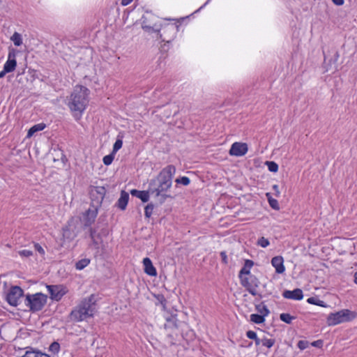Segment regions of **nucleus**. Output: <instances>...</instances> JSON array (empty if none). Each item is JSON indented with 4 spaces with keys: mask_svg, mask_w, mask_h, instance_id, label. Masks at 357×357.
Wrapping results in <instances>:
<instances>
[{
    "mask_svg": "<svg viewBox=\"0 0 357 357\" xmlns=\"http://www.w3.org/2000/svg\"><path fill=\"white\" fill-rule=\"evenodd\" d=\"M89 91L83 86H76L68 100V106L76 120H79L89 103Z\"/></svg>",
    "mask_w": 357,
    "mask_h": 357,
    "instance_id": "obj_1",
    "label": "nucleus"
},
{
    "mask_svg": "<svg viewBox=\"0 0 357 357\" xmlns=\"http://www.w3.org/2000/svg\"><path fill=\"white\" fill-rule=\"evenodd\" d=\"M175 173L176 168L172 165L163 168L158 175L156 180H151L149 183L151 194L158 196L162 192H167L172 187Z\"/></svg>",
    "mask_w": 357,
    "mask_h": 357,
    "instance_id": "obj_2",
    "label": "nucleus"
},
{
    "mask_svg": "<svg viewBox=\"0 0 357 357\" xmlns=\"http://www.w3.org/2000/svg\"><path fill=\"white\" fill-rule=\"evenodd\" d=\"M47 296L42 293L26 294L24 298V305L28 310L32 313L40 311L46 305Z\"/></svg>",
    "mask_w": 357,
    "mask_h": 357,
    "instance_id": "obj_3",
    "label": "nucleus"
},
{
    "mask_svg": "<svg viewBox=\"0 0 357 357\" xmlns=\"http://www.w3.org/2000/svg\"><path fill=\"white\" fill-rule=\"evenodd\" d=\"M356 317V313L345 309L328 314L326 320L328 326H335L343 322L351 321Z\"/></svg>",
    "mask_w": 357,
    "mask_h": 357,
    "instance_id": "obj_4",
    "label": "nucleus"
},
{
    "mask_svg": "<svg viewBox=\"0 0 357 357\" xmlns=\"http://www.w3.org/2000/svg\"><path fill=\"white\" fill-rule=\"evenodd\" d=\"M241 283L252 296L257 295V288L260 282L255 275L250 274L248 277H241Z\"/></svg>",
    "mask_w": 357,
    "mask_h": 357,
    "instance_id": "obj_5",
    "label": "nucleus"
},
{
    "mask_svg": "<svg viewBox=\"0 0 357 357\" xmlns=\"http://www.w3.org/2000/svg\"><path fill=\"white\" fill-rule=\"evenodd\" d=\"M23 294L24 291L20 287H12L7 294V301L13 306H17L18 301L23 296Z\"/></svg>",
    "mask_w": 357,
    "mask_h": 357,
    "instance_id": "obj_6",
    "label": "nucleus"
},
{
    "mask_svg": "<svg viewBox=\"0 0 357 357\" xmlns=\"http://www.w3.org/2000/svg\"><path fill=\"white\" fill-rule=\"evenodd\" d=\"M46 287L50 294V298L54 301H60L67 293L66 287L63 285H47Z\"/></svg>",
    "mask_w": 357,
    "mask_h": 357,
    "instance_id": "obj_7",
    "label": "nucleus"
},
{
    "mask_svg": "<svg viewBox=\"0 0 357 357\" xmlns=\"http://www.w3.org/2000/svg\"><path fill=\"white\" fill-rule=\"evenodd\" d=\"M98 206H96L95 204H91V207L86 211L84 214V227H90L94 222L98 215Z\"/></svg>",
    "mask_w": 357,
    "mask_h": 357,
    "instance_id": "obj_8",
    "label": "nucleus"
},
{
    "mask_svg": "<svg viewBox=\"0 0 357 357\" xmlns=\"http://www.w3.org/2000/svg\"><path fill=\"white\" fill-rule=\"evenodd\" d=\"M106 193V189L102 186L95 187L91 192V204L94 203L96 206H100Z\"/></svg>",
    "mask_w": 357,
    "mask_h": 357,
    "instance_id": "obj_9",
    "label": "nucleus"
},
{
    "mask_svg": "<svg viewBox=\"0 0 357 357\" xmlns=\"http://www.w3.org/2000/svg\"><path fill=\"white\" fill-rule=\"evenodd\" d=\"M70 319L75 321H82L87 317H91L87 311L84 309V307H82L79 305L75 309L72 310L70 314Z\"/></svg>",
    "mask_w": 357,
    "mask_h": 357,
    "instance_id": "obj_10",
    "label": "nucleus"
},
{
    "mask_svg": "<svg viewBox=\"0 0 357 357\" xmlns=\"http://www.w3.org/2000/svg\"><path fill=\"white\" fill-rule=\"evenodd\" d=\"M70 319L75 321H82L87 317H91L87 311L84 309V307H82L79 305L75 309L72 310L70 314Z\"/></svg>",
    "mask_w": 357,
    "mask_h": 357,
    "instance_id": "obj_11",
    "label": "nucleus"
},
{
    "mask_svg": "<svg viewBox=\"0 0 357 357\" xmlns=\"http://www.w3.org/2000/svg\"><path fill=\"white\" fill-rule=\"evenodd\" d=\"M70 319L75 321H82L87 317H91L87 311L84 309V307H82L79 305L75 309L72 310L70 314Z\"/></svg>",
    "mask_w": 357,
    "mask_h": 357,
    "instance_id": "obj_12",
    "label": "nucleus"
},
{
    "mask_svg": "<svg viewBox=\"0 0 357 357\" xmlns=\"http://www.w3.org/2000/svg\"><path fill=\"white\" fill-rule=\"evenodd\" d=\"M248 145L245 143L234 142L229 150V154L235 156H243L248 152Z\"/></svg>",
    "mask_w": 357,
    "mask_h": 357,
    "instance_id": "obj_13",
    "label": "nucleus"
},
{
    "mask_svg": "<svg viewBox=\"0 0 357 357\" xmlns=\"http://www.w3.org/2000/svg\"><path fill=\"white\" fill-rule=\"evenodd\" d=\"M82 307H84V309L89 314V316L93 317V313L96 310V303L94 295H91L88 298H86L82 301L79 304Z\"/></svg>",
    "mask_w": 357,
    "mask_h": 357,
    "instance_id": "obj_14",
    "label": "nucleus"
},
{
    "mask_svg": "<svg viewBox=\"0 0 357 357\" xmlns=\"http://www.w3.org/2000/svg\"><path fill=\"white\" fill-rule=\"evenodd\" d=\"M16 66L15 52L13 49L8 52V60L3 66V68L5 69V72L11 73L15 70Z\"/></svg>",
    "mask_w": 357,
    "mask_h": 357,
    "instance_id": "obj_15",
    "label": "nucleus"
},
{
    "mask_svg": "<svg viewBox=\"0 0 357 357\" xmlns=\"http://www.w3.org/2000/svg\"><path fill=\"white\" fill-rule=\"evenodd\" d=\"M282 296L285 298L297 301H300L303 298V291L298 288L293 291L284 290L282 293Z\"/></svg>",
    "mask_w": 357,
    "mask_h": 357,
    "instance_id": "obj_16",
    "label": "nucleus"
},
{
    "mask_svg": "<svg viewBox=\"0 0 357 357\" xmlns=\"http://www.w3.org/2000/svg\"><path fill=\"white\" fill-rule=\"evenodd\" d=\"M283 263L284 259L281 256L274 257L271 259V264L275 268V271L278 273H282L285 271V268Z\"/></svg>",
    "mask_w": 357,
    "mask_h": 357,
    "instance_id": "obj_17",
    "label": "nucleus"
},
{
    "mask_svg": "<svg viewBox=\"0 0 357 357\" xmlns=\"http://www.w3.org/2000/svg\"><path fill=\"white\" fill-rule=\"evenodd\" d=\"M143 265L144 266V272L150 276H156L157 271L153 266L151 260L149 257H145L143 259Z\"/></svg>",
    "mask_w": 357,
    "mask_h": 357,
    "instance_id": "obj_18",
    "label": "nucleus"
},
{
    "mask_svg": "<svg viewBox=\"0 0 357 357\" xmlns=\"http://www.w3.org/2000/svg\"><path fill=\"white\" fill-rule=\"evenodd\" d=\"M151 193L150 186L149 187L148 190H132L130 191V194L132 196H135L142 200V202H147L149 199V194Z\"/></svg>",
    "mask_w": 357,
    "mask_h": 357,
    "instance_id": "obj_19",
    "label": "nucleus"
},
{
    "mask_svg": "<svg viewBox=\"0 0 357 357\" xmlns=\"http://www.w3.org/2000/svg\"><path fill=\"white\" fill-rule=\"evenodd\" d=\"M129 199V194L124 190L121 192L120 198L118 199L116 206L121 210H125Z\"/></svg>",
    "mask_w": 357,
    "mask_h": 357,
    "instance_id": "obj_20",
    "label": "nucleus"
},
{
    "mask_svg": "<svg viewBox=\"0 0 357 357\" xmlns=\"http://www.w3.org/2000/svg\"><path fill=\"white\" fill-rule=\"evenodd\" d=\"M254 262L252 260L246 259L244 263L243 267L239 272V278L245 277L244 275H248L250 274V268L253 266Z\"/></svg>",
    "mask_w": 357,
    "mask_h": 357,
    "instance_id": "obj_21",
    "label": "nucleus"
},
{
    "mask_svg": "<svg viewBox=\"0 0 357 357\" xmlns=\"http://www.w3.org/2000/svg\"><path fill=\"white\" fill-rule=\"evenodd\" d=\"M22 357H50L48 354L39 350H27Z\"/></svg>",
    "mask_w": 357,
    "mask_h": 357,
    "instance_id": "obj_22",
    "label": "nucleus"
},
{
    "mask_svg": "<svg viewBox=\"0 0 357 357\" xmlns=\"http://www.w3.org/2000/svg\"><path fill=\"white\" fill-rule=\"evenodd\" d=\"M45 128V123H38L32 126L28 131L27 137H31L35 132L43 130Z\"/></svg>",
    "mask_w": 357,
    "mask_h": 357,
    "instance_id": "obj_23",
    "label": "nucleus"
},
{
    "mask_svg": "<svg viewBox=\"0 0 357 357\" xmlns=\"http://www.w3.org/2000/svg\"><path fill=\"white\" fill-rule=\"evenodd\" d=\"M266 316L258 314H252L250 315V321L255 324H261L264 322Z\"/></svg>",
    "mask_w": 357,
    "mask_h": 357,
    "instance_id": "obj_24",
    "label": "nucleus"
},
{
    "mask_svg": "<svg viewBox=\"0 0 357 357\" xmlns=\"http://www.w3.org/2000/svg\"><path fill=\"white\" fill-rule=\"evenodd\" d=\"M89 263H90V259H86V258L82 259L81 260H79L75 264V268L77 270H82L85 267H86L89 264Z\"/></svg>",
    "mask_w": 357,
    "mask_h": 357,
    "instance_id": "obj_25",
    "label": "nucleus"
},
{
    "mask_svg": "<svg viewBox=\"0 0 357 357\" xmlns=\"http://www.w3.org/2000/svg\"><path fill=\"white\" fill-rule=\"evenodd\" d=\"M266 196L268 198V203L271 207L275 210H278L280 208L279 204L277 199L271 197L270 193H266Z\"/></svg>",
    "mask_w": 357,
    "mask_h": 357,
    "instance_id": "obj_26",
    "label": "nucleus"
},
{
    "mask_svg": "<svg viewBox=\"0 0 357 357\" xmlns=\"http://www.w3.org/2000/svg\"><path fill=\"white\" fill-rule=\"evenodd\" d=\"M256 310L258 312L264 316H267L270 312L266 305H265L264 303L256 305Z\"/></svg>",
    "mask_w": 357,
    "mask_h": 357,
    "instance_id": "obj_27",
    "label": "nucleus"
},
{
    "mask_svg": "<svg viewBox=\"0 0 357 357\" xmlns=\"http://www.w3.org/2000/svg\"><path fill=\"white\" fill-rule=\"evenodd\" d=\"M307 302L310 304L326 307L325 303L323 301L319 300L317 297H310L307 298Z\"/></svg>",
    "mask_w": 357,
    "mask_h": 357,
    "instance_id": "obj_28",
    "label": "nucleus"
},
{
    "mask_svg": "<svg viewBox=\"0 0 357 357\" xmlns=\"http://www.w3.org/2000/svg\"><path fill=\"white\" fill-rule=\"evenodd\" d=\"M280 319L281 321L290 324L295 317L288 313H282L280 315Z\"/></svg>",
    "mask_w": 357,
    "mask_h": 357,
    "instance_id": "obj_29",
    "label": "nucleus"
},
{
    "mask_svg": "<svg viewBox=\"0 0 357 357\" xmlns=\"http://www.w3.org/2000/svg\"><path fill=\"white\" fill-rule=\"evenodd\" d=\"M11 40L15 46H20L22 43L21 35L17 32H15L12 36Z\"/></svg>",
    "mask_w": 357,
    "mask_h": 357,
    "instance_id": "obj_30",
    "label": "nucleus"
},
{
    "mask_svg": "<svg viewBox=\"0 0 357 357\" xmlns=\"http://www.w3.org/2000/svg\"><path fill=\"white\" fill-rule=\"evenodd\" d=\"M49 351L54 354H58L60 351V344L57 342H53L49 347Z\"/></svg>",
    "mask_w": 357,
    "mask_h": 357,
    "instance_id": "obj_31",
    "label": "nucleus"
},
{
    "mask_svg": "<svg viewBox=\"0 0 357 357\" xmlns=\"http://www.w3.org/2000/svg\"><path fill=\"white\" fill-rule=\"evenodd\" d=\"M154 205L151 203L148 204L144 208V214L146 218H150L153 213Z\"/></svg>",
    "mask_w": 357,
    "mask_h": 357,
    "instance_id": "obj_32",
    "label": "nucleus"
},
{
    "mask_svg": "<svg viewBox=\"0 0 357 357\" xmlns=\"http://www.w3.org/2000/svg\"><path fill=\"white\" fill-rule=\"evenodd\" d=\"M266 165L268 166V170L271 172H276L278 170V165L276 162L273 161H267Z\"/></svg>",
    "mask_w": 357,
    "mask_h": 357,
    "instance_id": "obj_33",
    "label": "nucleus"
},
{
    "mask_svg": "<svg viewBox=\"0 0 357 357\" xmlns=\"http://www.w3.org/2000/svg\"><path fill=\"white\" fill-rule=\"evenodd\" d=\"M176 183L178 184H182L183 185H188L190 184V180L187 176H182L176 179Z\"/></svg>",
    "mask_w": 357,
    "mask_h": 357,
    "instance_id": "obj_34",
    "label": "nucleus"
},
{
    "mask_svg": "<svg viewBox=\"0 0 357 357\" xmlns=\"http://www.w3.org/2000/svg\"><path fill=\"white\" fill-rule=\"evenodd\" d=\"M274 344H275L274 339H267V338L261 339V344L268 348L272 347L274 345Z\"/></svg>",
    "mask_w": 357,
    "mask_h": 357,
    "instance_id": "obj_35",
    "label": "nucleus"
},
{
    "mask_svg": "<svg viewBox=\"0 0 357 357\" xmlns=\"http://www.w3.org/2000/svg\"><path fill=\"white\" fill-rule=\"evenodd\" d=\"M114 153H113L112 152L107 155H105L102 160H103V163L105 165H109L112 161L114 160Z\"/></svg>",
    "mask_w": 357,
    "mask_h": 357,
    "instance_id": "obj_36",
    "label": "nucleus"
},
{
    "mask_svg": "<svg viewBox=\"0 0 357 357\" xmlns=\"http://www.w3.org/2000/svg\"><path fill=\"white\" fill-rule=\"evenodd\" d=\"M122 145L123 141L118 138L113 146L112 153L115 154L122 147Z\"/></svg>",
    "mask_w": 357,
    "mask_h": 357,
    "instance_id": "obj_37",
    "label": "nucleus"
},
{
    "mask_svg": "<svg viewBox=\"0 0 357 357\" xmlns=\"http://www.w3.org/2000/svg\"><path fill=\"white\" fill-rule=\"evenodd\" d=\"M257 245H260L262 248H266L269 245V241L264 237H261L260 238L258 239Z\"/></svg>",
    "mask_w": 357,
    "mask_h": 357,
    "instance_id": "obj_38",
    "label": "nucleus"
},
{
    "mask_svg": "<svg viewBox=\"0 0 357 357\" xmlns=\"http://www.w3.org/2000/svg\"><path fill=\"white\" fill-rule=\"evenodd\" d=\"M21 257H29L33 255L32 251L28 250H23L18 252Z\"/></svg>",
    "mask_w": 357,
    "mask_h": 357,
    "instance_id": "obj_39",
    "label": "nucleus"
},
{
    "mask_svg": "<svg viewBox=\"0 0 357 357\" xmlns=\"http://www.w3.org/2000/svg\"><path fill=\"white\" fill-rule=\"evenodd\" d=\"M158 197H160V202L161 204L165 202L167 198H173L172 195H167L166 192H162V194L159 195Z\"/></svg>",
    "mask_w": 357,
    "mask_h": 357,
    "instance_id": "obj_40",
    "label": "nucleus"
},
{
    "mask_svg": "<svg viewBox=\"0 0 357 357\" xmlns=\"http://www.w3.org/2000/svg\"><path fill=\"white\" fill-rule=\"evenodd\" d=\"M142 28L145 31H158V29H154L153 27H152V26H151L149 25H147L144 20L142 22Z\"/></svg>",
    "mask_w": 357,
    "mask_h": 357,
    "instance_id": "obj_41",
    "label": "nucleus"
},
{
    "mask_svg": "<svg viewBox=\"0 0 357 357\" xmlns=\"http://www.w3.org/2000/svg\"><path fill=\"white\" fill-rule=\"evenodd\" d=\"M246 335L249 339L255 340L257 337V333L252 331H248L246 333Z\"/></svg>",
    "mask_w": 357,
    "mask_h": 357,
    "instance_id": "obj_42",
    "label": "nucleus"
},
{
    "mask_svg": "<svg viewBox=\"0 0 357 357\" xmlns=\"http://www.w3.org/2000/svg\"><path fill=\"white\" fill-rule=\"evenodd\" d=\"M220 257H221L222 263H224L225 264H227L228 260H227V256L225 251H222L220 252Z\"/></svg>",
    "mask_w": 357,
    "mask_h": 357,
    "instance_id": "obj_43",
    "label": "nucleus"
},
{
    "mask_svg": "<svg viewBox=\"0 0 357 357\" xmlns=\"http://www.w3.org/2000/svg\"><path fill=\"white\" fill-rule=\"evenodd\" d=\"M176 29V27L174 25L167 26L164 28V32L165 31H171L172 33H174Z\"/></svg>",
    "mask_w": 357,
    "mask_h": 357,
    "instance_id": "obj_44",
    "label": "nucleus"
},
{
    "mask_svg": "<svg viewBox=\"0 0 357 357\" xmlns=\"http://www.w3.org/2000/svg\"><path fill=\"white\" fill-rule=\"evenodd\" d=\"M96 229L95 228L90 227L89 228V236L91 238H94L96 237Z\"/></svg>",
    "mask_w": 357,
    "mask_h": 357,
    "instance_id": "obj_45",
    "label": "nucleus"
},
{
    "mask_svg": "<svg viewBox=\"0 0 357 357\" xmlns=\"http://www.w3.org/2000/svg\"><path fill=\"white\" fill-rule=\"evenodd\" d=\"M34 247H35V249L39 252L40 253L41 255H44L45 254V251L43 250V248L41 247L40 245H39L38 243H36L34 245Z\"/></svg>",
    "mask_w": 357,
    "mask_h": 357,
    "instance_id": "obj_46",
    "label": "nucleus"
},
{
    "mask_svg": "<svg viewBox=\"0 0 357 357\" xmlns=\"http://www.w3.org/2000/svg\"><path fill=\"white\" fill-rule=\"evenodd\" d=\"M312 345L313 347H318V348H321L322 346H323V341L321 340H317V341H314L312 343Z\"/></svg>",
    "mask_w": 357,
    "mask_h": 357,
    "instance_id": "obj_47",
    "label": "nucleus"
},
{
    "mask_svg": "<svg viewBox=\"0 0 357 357\" xmlns=\"http://www.w3.org/2000/svg\"><path fill=\"white\" fill-rule=\"evenodd\" d=\"M306 344H307V342H304L303 340H301L298 343V347L301 349H305L306 348Z\"/></svg>",
    "mask_w": 357,
    "mask_h": 357,
    "instance_id": "obj_48",
    "label": "nucleus"
},
{
    "mask_svg": "<svg viewBox=\"0 0 357 357\" xmlns=\"http://www.w3.org/2000/svg\"><path fill=\"white\" fill-rule=\"evenodd\" d=\"M158 299L160 301V302L161 303V304L163 306L165 305V304H166V299L165 298V297L162 295H159L158 296Z\"/></svg>",
    "mask_w": 357,
    "mask_h": 357,
    "instance_id": "obj_49",
    "label": "nucleus"
},
{
    "mask_svg": "<svg viewBox=\"0 0 357 357\" xmlns=\"http://www.w3.org/2000/svg\"><path fill=\"white\" fill-rule=\"evenodd\" d=\"M273 190H274V191H275V195H276L277 197H278V196H279V195H280V191H279V187H278V185H274L273 186Z\"/></svg>",
    "mask_w": 357,
    "mask_h": 357,
    "instance_id": "obj_50",
    "label": "nucleus"
},
{
    "mask_svg": "<svg viewBox=\"0 0 357 357\" xmlns=\"http://www.w3.org/2000/svg\"><path fill=\"white\" fill-rule=\"evenodd\" d=\"M334 4L337 6H342L344 4V0H332Z\"/></svg>",
    "mask_w": 357,
    "mask_h": 357,
    "instance_id": "obj_51",
    "label": "nucleus"
},
{
    "mask_svg": "<svg viewBox=\"0 0 357 357\" xmlns=\"http://www.w3.org/2000/svg\"><path fill=\"white\" fill-rule=\"evenodd\" d=\"M132 0H122L121 1V4L123 5V6H127L128 4H129Z\"/></svg>",
    "mask_w": 357,
    "mask_h": 357,
    "instance_id": "obj_52",
    "label": "nucleus"
},
{
    "mask_svg": "<svg viewBox=\"0 0 357 357\" xmlns=\"http://www.w3.org/2000/svg\"><path fill=\"white\" fill-rule=\"evenodd\" d=\"M8 72H5V69L3 68L2 71L0 72V79L3 78Z\"/></svg>",
    "mask_w": 357,
    "mask_h": 357,
    "instance_id": "obj_53",
    "label": "nucleus"
},
{
    "mask_svg": "<svg viewBox=\"0 0 357 357\" xmlns=\"http://www.w3.org/2000/svg\"><path fill=\"white\" fill-rule=\"evenodd\" d=\"M255 342L256 345H259L260 344H261V340L258 337H257V339L255 340Z\"/></svg>",
    "mask_w": 357,
    "mask_h": 357,
    "instance_id": "obj_54",
    "label": "nucleus"
},
{
    "mask_svg": "<svg viewBox=\"0 0 357 357\" xmlns=\"http://www.w3.org/2000/svg\"><path fill=\"white\" fill-rule=\"evenodd\" d=\"M91 240H92L93 243L96 247H98V241H96V237H94V238H91Z\"/></svg>",
    "mask_w": 357,
    "mask_h": 357,
    "instance_id": "obj_55",
    "label": "nucleus"
},
{
    "mask_svg": "<svg viewBox=\"0 0 357 357\" xmlns=\"http://www.w3.org/2000/svg\"><path fill=\"white\" fill-rule=\"evenodd\" d=\"M354 282L357 284V272L354 273Z\"/></svg>",
    "mask_w": 357,
    "mask_h": 357,
    "instance_id": "obj_56",
    "label": "nucleus"
}]
</instances>
